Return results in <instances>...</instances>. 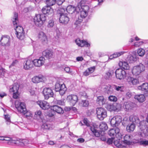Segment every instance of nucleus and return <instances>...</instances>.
I'll list each match as a JSON object with an SVG mask.
<instances>
[{"label":"nucleus","instance_id":"obj_17","mask_svg":"<svg viewBox=\"0 0 148 148\" xmlns=\"http://www.w3.org/2000/svg\"><path fill=\"white\" fill-rule=\"evenodd\" d=\"M4 140L8 141V144H14L21 146H23L24 145V144L23 142L18 140H13L12 138L9 137L4 136Z\"/></svg>","mask_w":148,"mask_h":148},{"label":"nucleus","instance_id":"obj_39","mask_svg":"<svg viewBox=\"0 0 148 148\" xmlns=\"http://www.w3.org/2000/svg\"><path fill=\"white\" fill-rule=\"evenodd\" d=\"M113 88L117 91L121 92L123 91L124 89V87L121 85H114Z\"/></svg>","mask_w":148,"mask_h":148},{"label":"nucleus","instance_id":"obj_26","mask_svg":"<svg viewBox=\"0 0 148 148\" xmlns=\"http://www.w3.org/2000/svg\"><path fill=\"white\" fill-rule=\"evenodd\" d=\"M42 55L46 58L50 59L53 58V53L51 50H46L42 52Z\"/></svg>","mask_w":148,"mask_h":148},{"label":"nucleus","instance_id":"obj_37","mask_svg":"<svg viewBox=\"0 0 148 148\" xmlns=\"http://www.w3.org/2000/svg\"><path fill=\"white\" fill-rule=\"evenodd\" d=\"M136 125L133 123L129 124L126 128L127 131L129 132L133 131L135 128Z\"/></svg>","mask_w":148,"mask_h":148},{"label":"nucleus","instance_id":"obj_19","mask_svg":"<svg viewBox=\"0 0 148 148\" xmlns=\"http://www.w3.org/2000/svg\"><path fill=\"white\" fill-rule=\"evenodd\" d=\"M45 59L43 57H40L38 59H34L33 61V64L36 66L40 67L45 63Z\"/></svg>","mask_w":148,"mask_h":148},{"label":"nucleus","instance_id":"obj_50","mask_svg":"<svg viewBox=\"0 0 148 148\" xmlns=\"http://www.w3.org/2000/svg\"><path fill=\"white\" fill-rule=\"evenodd\" d=\"M54 114V112L53 111V110H51V109L50 110H49L47 112V115L49 117H52L53 116Z\"/></svg>","mask_w":148,"mask_h":148},{"label":"nucleus","instance_id":"obj_24","mask_svg":"<svg viewBox=\"0 0 148 148\" xmlns=\"http://www.w3.org/2000/svg\"><path fill=\"white\" fill-rule=\"evenodd\" d=\"M45 77L43 75H40L35 76L32 78V82L34 83H38L42 82L44 80Z\"/></svg>","mask_w":148,"mask_h":148},{"label":"nucleus","instance_id":"obj_60","mask_svg":"<svg viewBox=\"0 0 148 148\" xmlns=\"http://www.w3.org/2000/svg\"><path fill=\"white\" fill-rule=\"evenodd\" d=\"M77 142L79 143H84L85 141V140L84 139L82 138H78L77 140Z\"/></svg>","mask_w":148,"mask_h":148},{"label":"nucleus","instance_id":"obj_21","mask_svg":"<svg viewBox=\"0 0 148 148\" xmlns=\"http://www.w3.org/2000/svg\"><path fill=\"white\" fill-rule=\"evenodd\" d=\"M42 11L44 15H46L53 14V10L50 6L47 5L43 7L42 10Z\"/></svg>","mask_w":148,"mask_h":148},{"label":"nucleus","instance_id":"obj_28","mask_svg":"<svg viewBox=\"0 0 148 148\" xmlns=\"http://www.w3.org/2000/svg\"><path fill=\"white\" fill-rule=\"evenodd\" d=\"M119 105L116 103L114 104H108L107 106V109L110 111H118L119 110V108L118 107Z\"/></svg>","mask_w":148,"mask_h":148},{"label":"nucleus","instance_id":"obj_15","mask_svg":"<svg viewBox=\"0 0 148 148\" xmlns=\"http://www.w3.org/2000/svg\"><path fill=\"white\" fill-rule=\"evenodd\" d=\"M136 106V105L135 103L130 101H127L124 103L123 107L126 111H129L132 110Z\"/></svg>","mask_w":148,"mask_h":148},{"label":"nucleus","instance_id":"obj_4","mask_svg":"<svg viewBox=\"0 0 148 148\" xmlns=\"http://www.w3.org/2000/svg\"><path fill=\"white\" fill-rule=\"evenodd\" d=\"M65 8L60 7L59 9V13L60 14L59 22L60 23L66 24L68 23L69 19L67 16L66 13H65Z\"/></svg>","mask_w":148,"mask_h":148},{"label":"nucleus","instance_id":"obj_2","mask_svg":"<svg viewBox=\"0 0 148 148\" xmlns=\"http://www.w3.org/2000/svg\"><path fill=\"white\" fill-rule=\"evenodd\" d=\"M129 119L131 122L136 124L139 127L141 130L145 129L147 127V123L146 121H140L139 118L136 116L133 115H131L129 117Z\"/></svg>","mask_w":148,"mask_h":148},{"label":"nucleus","instance_id":"obj_10","mask_svg":"<svg viewBox=\"0 0 148 148\" xmlns=\"http://www.w3.org/2000/svg\"><path fill=\"white\" fill-rule=\"evenodd\" d=\"M97 117L100 120H103L107 116L106 111L104 108H100L96 109Z\"/></svg>","mask_w":148,"mask_h":148},{"label":"nucleus","instance_id":"obj_20","mask_svg":"<svg viewBox=\"0 0 148 148\" xmlns=\"http://www.w3.org/2000/svg\"><path fill=\"white\" fill-rule=\"evenodd\" d=\"M138 88V90H141L146 96H148V83H143L141 85L139 86Z\"/></svg>","mask_w":148,"mask_h":148},{"label":"nucleus","instance_id":"obj_34","mask_svg":"<svg viewBox=\"0 0 148 148\" xmlns=\"http://www.w3.org/2000/svg\"><path fill=\"white\" fill-rule=\"evenodd\" d=\"M106 101V99L103 96H100L97 97V101L100 106H102L104 104Z\"/></svg>","mask_w":148,"mask_h":148},{"label":"nucleus","instance_id":"obj_46","mask_svg":"<svg viewBox=\"0 0 148 148\" xmlns=\"http://www.w3.org/2000/svg\"><path fill=\"white\" fill-rule=\"evenodd\" d=\"M54 26V21L53 20H49L47 25V27L49 28L53 27Z\"/></svg>","mask_w":148,"mask_h":148},{"label":"nucleus","instance_id":"obj_59","mask_svg":"<svg viewBox=\"0 0 148 148\" xmlns=\"http://www.w3.org/2000/svg\"><path fill=\"white\" fill-rule=\"evenodd\" d=\"M133 85H136L139 83V81L137 79L133 77Z\"/></svg>","mask_w":148,"mask_h":148},{"label":"nucleus","instance_id":"obj_13","mask_svg":"<svg viewBox=\"0 0 148 148\" xmlns=\"http://www.w3.org/2000/svg\"><path fill=\"white\" fill-rule=\"evenodd\" d=\"M15 103V107L19 112L22 113L25 112L26 108L25 104L24 103L16 101Z\"/></svg>","mask_w":148,"mask_h":148},{"label":"nucleus","instance_id":"obj_49","mask_svg":"<svg viewBox=\"0 0 148 148\" xmlns=\"http://www.w3.org/2000/svg\"><path fill=\"white\" fill-rule=\"evenodd\" d=\"M138 143L141 145L146 146L148 145V140H141L139 141Z\"/></svg>","mask_w":148,"mask_h":148},{"label":"nucleus","instance_id":"obj_56","mask_svg":"<svg viewBox=\"0 0 148 148\" xmlns=\"http://www.w3.org/2000/svg\"><path fill=\"white\" fill-rule=\"evenodd\" d=\"M83 122L84 124L87 126H90V124L87 119L85 118L83 120Z\"/></svg>","mask_w":148,"mask_h":148},{"label":"nucleus","instance_id":"obj_64","mask_svg":"<svg viewBox=\"0 0 148 148\" xmlns=\"http://www.w3.org/2000/svg\"><path fill=\"white\" fill-rule=\"evenodd\" d=\"M132 96V93L130 92H127L126 94V97L127 99L130 98Z\"/></svg>","mask_w":148,"mask_h":148},{"label":"nucleus","instance_id":"obj_18","mask_svg":"<svg viewBox=\"0 0 148 148\" xmlns=\"http://www.w3.org/2000/svg\"><path fill=\"white\" fill-rule=\"evenodd\" d=\"M75 42L78 46L81 47H89L90 46V44L87 41L84 40H81L79 38L75 40Z\"/></svg>","mask_w":148,"mask_h":148},{"label":"nucleus","instance_id":"obj_62","mask_svg":"<svg viewBox=\"0 0 148 148\" xmlns=\"http://www.w3.org/2000/svg\"><path fill=\"white\" fill-rule=\"evenodd\" d=\"M5 72V69L1 68L0 69V75H3Z\"/></svg>","mask_w":148,"mask_h":148},{"label":"nucleus","instance_id":"obj_41","mask_svg":"<svg viewBox=\"0 0 148 148\" xmlns=\"http://www.w3.org/2000/svg\"><path fill=\"white\" fill-rule=\"evenodd\" d=\"M56 0H46V4L49 6H51L54 5L56 2Z\"/></svg>","mask_w":148,"mask_h":148},{"label":"nucleus","instance_id":"obj_7","mask_svg":"<svg viewBox=\"0 0 148 148\" xmlns=\"http://www.w3.org/2000/svg\"><path fill=\"white\" fill-rule=\"evenodd\" d=\"M145 70V65L140 63L133 67L132 70V73L134 75H138L144 71Z\"/></svg>","mask_w":148,"mask_h":148},{"label":"nucleus","instance_id":"obj_14","mask_svg":"<svg viewBox=\"0 0 148 148\" xmlns=\"http://www.w3.org/2000/svg\"><path fill=\"white\" fill-rule=\"evenodd\" d=\"M43 94L45 99H48L50 97H53V93L51 88L45 87L44 88Z\"/></svg>","mask_w":148,"mask_h":148},{"label":"nucleus","instance_id":"obj_1","mask_svg":"<svg viewBox=\"0 0 148 148\" xmlns=\"http://www.w3.org/2000/svg\"><path fill=\"white\" fill-rule=\"evenodd\" d=\"M13 23L15 27L16 33L15 34L17 37L21 40H23L25 38V32L23 28L21 26L17 25L18 22V14L15 12L13 17L12 19Z\"/></svg>","mask_w":148,"mask_h":148},{"label":"nucleus","instance_id":"obj_22","mask_svg":"<svg viewBox=\"0 0 148 148\" xmlns=\"http://www.w3.org/2000/svg\"><path fill=\"white\" fill-rule=\"evenodd\" d=\"M67 99L70 101L72 105L73 106L77 102L78 98L76 95H71L68 96Z\"/></svg>","mask_w":148,"mask_h":148},{"label":"nucleus","instance_id":"obj_57","mask_svg":"<svg viewBox=\"0 0 148 148\" xmlns=\"http://www.w3.org/2000/svg\"><path fill=\"white\" fill-rule=\"evenodd\" d=\"M113 73H111L110 71H108L106 73V78L108 79L110 77L112 76Z\"/></svg>","mask_w":148,"mask_h":148},{"label":"nucleus","instance_id":"obj_9","mask_svg":"<svg viewBox=\"0 0 148 148\" xmlns=\"http://www.w3.org/2000/svg\"><path fill=\"white\" fill-rule=\"evenodd\" d=\"M108 134L111 136H116L119 139L122 138V135L120 132V129L118 127H115L111 129L108 132Z\"/></svg>","mask_w":148,"mask_h":148},{"label":"nucleus","instance_id":"obj_42","mask_svg":"<svg viewBox=\"0 0 148 148\" xmlns=\"http://www.w3.org/2000/svg\"><path fill=\"white\" fill-rule=\"evenodd\" d=\"M125 53L126 52L125 51L116 52L113 54V56L114 58H116L117 57Z\"/></svg>","mask_w":148,"mask_h":148},{"label":"nucleus","instance_id":"obj_36","mask_svg":"<svg viewBox=\"0 0 148 148\" xmlns=\"http://www.w3.org/2000/svg\"><path fill=\"white\" fill-rule=\"evenodd\" d=\"M90 129L96 137H99L100 136V134L98 130L96 129L95 127L90 126Z\"/></svg>","mask_w":148,"mask_h":148},{"label":"nucleus","instance_id":"obj_47","mask_svg":"<svg viewBox=\"0 0 148 148\" xmlns=\"http://www.w3.org/2000/svg\"><path fill=\"white\" fill-rule=\"evenodd\" d=\"M118 139V140L114 141V144L116 147H122V145L121 144L119 141L120 139Z\"/></svg>","mask_w":148,"mask_h":148},{"label":"nucleus","instance_id":"obj_3","mask_svg":"<svg viewBox=\"0 0 148 148\" xmlns=\"http://www.w3.org/2000/svg\"><path fill=\"white\" fill-rule=\"evenodd\" d=\"M83 1L82 0L78 3L77 6V12H80L81 17L82 18H84L88 15L89 8V6L87 5H84L83 4Z\"/></svg>","mask_w":148,"mask_h":148},{"label":"nucleus","instance_id":"obj_30","mask_svg":"<svg viewBox=\"0 0 148 148\" xmlns=\"http://www.w3.org/2000/svg\"><path fill=\"white\" fill-rule=\"evenodd\" d=\"M9 40V36H3L0 41V43H1V44L3 46L5 45L8 44Z\"/></svg>","mask_w":148,"mask_h":148},{"label":"nucleus","instance_id":"obj_53","mask_svg":"<svg viewBox=\"0 0 148 148\" xmlns=\"http://www.w3.org/2000/svg\"><path fill=\"white\" fill-rule=\"evenodd\" d=\"M143 43V41H140L139 42H136L134 45L136 47H138L140 46L141 45H142Z\"/></svg>","mask_w":148,"mask_h":148},{"label":"nucleus","instance_id":"obj_51","mask_svg":"<svg viewBox=\"0 0 148 148\" xmlns=\"http://www.w3.org/2000/svg\"><path fill=\"white\" fill-rule=\"evenodd\" d=\"M81 103L83 106L84 107L88 106L89 104L88 101H87L86 100H82Z\"/></svg>","mask_w":148,"mask_h":148},{"label":"nucleus","instance_id":"obj_33","mask_svg":"<svg viewBox=\"0 0 148 148\" xmlns=\"http://www.w3.org/2000/svg\"><path fill=\"white\" fill-rule=\"evenodd\" d=\"M77 7L75 8L72 5H70L67 7L66 9V11L69 13L73 14L75 11H77Z\"/></svg>","mask_w":148,"mask_h":148},{"label":"nucleus","instance_id":"obj_11","mask_svg":"<svg viewBox=\"0 0 148 148\" xmlns=\"http://www.w3.org/2000/svg\"><path fill=\"white\" fill-rule=\"evenodd\" d=\"M116 77L120 80H122L126 78V73L124 70L122 69L118 68L115 71Z\"/></svg>","mask_w":148,"mask_h":148},{"label":"nucleus","instance_id":"obj_54","mask_svg":"<svg viewBox=\"0 0 148 148\" xmlns=\"http://www.w3.org/2000/svg\"><path fill=\"white\" fill-rule=\"evenodd\" d=\"M109 100L111 101H116L117 100V98L116 97L112 95L110 96L108 98Z\"/></svg>","mask_w":148,"mask_h":148},{"label":"nucleus","instance_id":"obj_29","mask_svg":"<svg viewBox=\"0 0 148 148\" xmlns=\"http://www.w3.org/2000/svg\"><path fill=\"white\" fill-rule=\"evenodd\" d=\"M51 109L53 111L56 112L58 114H62L64 112L63 109L60 106L57 105H54L51 107Z\"/></svg>","mask_w":148,"mask_h":148},{"label":"nucleus","instance_id":"obj_63","mask_svg":"<svg viewBox=\"0 0 148 148\" xmlns=\"http://www.w3.org/2000/svg\"><path fill=\"white\" fill-rule=\"evenodd\" d=\"M90 73L88 69L86 70L84 73V75L85 76H87L89 75Z\"/></svg>","mask_w":148,"mask_h":148},{"label":"nucleus","instance_id":"obj_58","mask_svg":"<svg viewBox=\"0 0 148 148\" xmlns=\"http://www.w3.org/2000/svg\"><path fill=\"white\" fill-rule=\"evenodd\" d=\"M95 69V66H93L92 67L88 68V70L90 73H91L94 71Z\"/></svg>","mask_w":148,"mask_h":148},{"label":"nucleus","instance_id":"obj_43","mask_svg":"<svg viewBox=\"0 0 148 148\" xmlns=\"http://www.w3.org/2000/svg\"><path fill=\"white\" fill-rule=\"evenodd\" d=\"M145 50L142 48H139L137 51V53L138 55L140 56H143L145 54Z\"/></svg>","mask_w":148,"mask_h":148},{"label":"nucleus","instance_id":"obj_38","mask_svg":"<svg viewBox=\"0 0 148 148\" xmlns=\"http://www.w3.org/2000/svg\"><path fill=\"white\" fill-rule=\"evenodd\" d=\"M34 117L37 119H40L41 120L43 119V115L41 111L40 110H37L35 113Z\"/></svg>","mask_w":148,"mask_h":148},{"label":"nucleus","instance_id":"obj_55","mask_svg":"<svg viewBox=\"0 0 148 148\" xmlns=\"http://www.w3.org/2000/svg\"><path fill=\"white\" fill-rule=\"evenodd\" d=\"M64 71L68 73L71 74H72L73 73L72 71L70 70V68L69 67H66L64 69Z\"/></svg>","mask_w":148,"mask_h":148},{"label":"nucleus","instance_id":"obj_27","mask_svg":"<svg viewBox=\"0 0 148 148\" xmlns=\"http://www.w3.org/2000/svg\"><path fill=\"white\" fill-rule=\"evenodd\" d=\"M119 65L122 69L127 70H129L130 69V66L125 61H120L119 62Z\"/></svg>","mask_w":148,"mask_h":148},{"label":"nucleus","instance_id":"obj_52","mask_svg":"<svg viewBox=\"0 0 148 148\" xmlns=\"http://www.w3.org/2000/svg\"><path fill=\"white\" fill-rule=\"evenodd\" d=\"M56 103L57 104L60 105H64L65 102L64 100H56Z\"/></svg>","mask_w":148,"mask_h":148},{"label":"nucleus","instance_id":"obj_40","mask_svg":"<svg viewBox=\"0 0 148 148\" xmlns=\"http://www.w3.org/2000/svg\"><path fill=\"white\" fill-rule=\"evenodd\" d=\"M99 127L100 129L103 131L107 130L108 128L107 124L105 122H101L100 124Z\"/></svg>","mask_w":148,"mask_h":148},{"label":"nucleus","instance_id":"obj_23","mask_svg":"<svg viewBox=\"0 0 148 148\" xmlns=\"http://www.w3.org/2000/svg\"><path fill=\"white\" fill-rule=\"evenodd\" d=\"M37 103L43 110H46L50 107L49 103L45 101H38L37 102Z\"/></svg>","mask_w":148,"mask_h":148},{"label":"nucleus","instance_id":"obj_44","mask_svg":"<svg viewBox=\"0 0 148 148\" xmlns=\"http://www.w3.org/2000/svg\"><path fill=\"white\" fill-rule=\"evenodd\" d=\"M4 116V118L7 124H10L11 122L10 116L8 114L5 115Z\"/></svg>","mask_w":148,"mask_h":148},{"label":"nucleus","instance_id":"obj_35","mask_svg":"<svg viewBox=\"0 0 148 148\" xmlns=\"http://www.w3.org/2000/svg\"><path fill=\"white\" fill-rule=\"evenodd\" d=\"M124 140L123 143H124L127 145H130L131 144L130 141V136L128 134L126 135L123 137Z\"/></svg>","mask_w":148,"mask_h":148},{"label":"nucleus","instance_id":"obj_31","mask_svg":"<svg viewBox=\"0 0 148 148\" xmlns=\"http://www.w3.org/2000/svg\"><path fill=\"white\" fill-rule=\"evenodd\" d=\"M38 37L40 40L43 41H47V38L45 34L42 32H40L38 34Z\"/></svg>","mask_w":148,"mask_h":148},{"label":"nucleus","instance_id":"obj_45","mask_svg":"<svg viewBox=\"0 0 148 148\" xmlns=\"http://www.w3.org/2000/svg\"><path fill=\"white\" fill-rule=\"evenodd\" d=\"M133 77L130 76H127L126 79L127 82L130 85H133Z\"/></svg>","mask_w":148,"mask_h":148},{"label":"nucleus","instance_id":"obj_8","mask_svg":"<svg viewBox=\"0 0 148 148\" xmlns=\"http://www.w3.org/2000/svg\"><path fill=\"white\" fill-rule=\"evenodd\" d=\"M19 87V85L17 83H15L10 87L9 91L13 93V97L14 99H17L18 97Z\"/></svg>","mask_w":148,"mask_h":148},{"label":"nucleus","instance_id":"obj_32","mask_svg":"<svg viewBox=\"0 0 148 148\" xmlns=\"http://www.w3.org/2000/svg\"><path fill=\"white\" fill-rule=\"evenodd\" d=\"M135 98L139 102L142 103L145 100V97L144 95L140 94L135 95Z\"/></svg>","mask_w":148,"mask_h":148},{"label":"nucleus","instance_id":"obj_48","mask_svg":"<svg viewBox=\"0 0 148 148\" xmlns=\"http://www.w3.org/2000/svg\"><path fill=\"white\" fill-rule=\"evenodd\" d=\"M25 112H23V114L25 115L27 117L32 116V112L30 111H27V110Z\"/></svg>","mask_w":148,"mask_h":148},{"label":"nucleus","instance_id":"obj_16","mask_svg":"<svg viewBox=\"0 0 148 148\" xmlns=\"http://www.w3.org/2000/svg\"><path fill=\"white\" fill-rule=\"evenodd\" d=\"M23 66L24 69L30 70L33 67V61L30 60H26L24 62Z\"/></svg>","mask_w":148,"mask_h":148},{"label":"nucleus","instance_id":"obj_12","mask_svg":"<svg viewBox=\"0 0 148 148\" xmlns=\"http://www.w3.org/2000/svg\"><path fill=\"white\" fill-rule=\"evenodd\" d=\"M110 119L111 125L113 127H116L118 126L121 122L122 118L121 116L117 115L112 118H111Z\"/></svg>","mask_w":148,"mask_h":148},{"label":"nucleus","instance_id":"obj_5","mask_svg":"<svg viewBox=\"0 0 148 148\" xmlns=\"http://www.w3.org/2000/svg\"><path fill=\"white\" fill-rule=\"evenodd\" d=\"M34 22L37 26L41 27L46 20V17L43 14H37L34 18Z\"/></svg>","mask_w":148,"mask_h":148},{"label":"nucleus","instance_id":"obj_61","mask_svg":"<svg viewBox=\"0 0 148 148\" xmlns=\"http://www.w3.org/2000/svg\"><path fill=\"white\" fill-rule=\"evenodd\" d=\"M113 138H109L108 139L107 142L108 144H112L113 141Z\"/></svg>","mask_w":148,"mask_h":148},{"label":"nucleus","instance_id":"obj_25","mask_svg":"<svg viewBox=\"0 0 148 148\" xmlns=\"http://www.w3.org/2000/svg\"><path fill=\"white\" fill-rule=\"evenodd\" d=\"M127 60L130 63H133L136 60V54L135 53H132L129 55L127 58Z\"/></svg>","mask_w":148,"mask_h":148},{"label":"nucleus","instance_id":"obj_6","mask_svg":"<svg viewBox=\"0 0 148 148\" xmlns=\"http://www.w3.org/2000/svg\"><path fill=\"white\" fill-rule=\"evenodd\" d=\"M66 88L63 83L58 81L55 84V90L56 92H59L61 95H63L65 93Z\"/></svg>","mask_w":148,"mask_h":148}]
</instances>
